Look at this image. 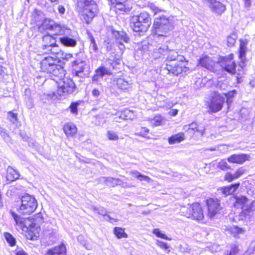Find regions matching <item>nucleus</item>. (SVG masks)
<instances>
[{"mask_svg":"<svg viewBox=\"0 0 255 255\" xmlns=\"http://www.w3.org/2000/svg\"><path fill=\"white\" fill-rule=\"evenodd\" d=\"M150 9L155 15L153 28L157 36H166L167 34L173 28L172 17L164 14L165 11L154 4H151Z\"/></svg>","mask_w":255,"mask_h":255,"instance_id":"nucleus-1","label":"nucleus"},{"mask_svg":"<svg viewBox=\"0 0 255 255\" xmlns=\"http://www.w3.org/2000/svg\"><path fill=\"white\" fill-rule=\"evenodd\" d=\"M58 62L57 58L51 56L45 57L40 62L41 71L48 74L51 78H63L65 76L66 71L62 66L57 64Z\"/></svg>","mask_w":255,"mask_h":255,"instance_id":"nucleus-2","label":"nucleus"},{"mask_svg":"<svg viewBox=\"0 0 255 255\" xmlns=\"http://www.w3.org/2000/svg\"><path fill=\"white\" fill-rule=\"evenodd\" d=\"M131 26L135 32H145L151 24V19L149 14L143 11L133 15L130 18Z\"/></svg>","mask_w":255,"mask_h":255,"instance_id":"nucleus-3","label":"nucleus"},{"mask_svg":"<svg viewBox=\"0 0 255 255\" xmlns=\"http://www.w3.org/2000/svg\"><path fill=\"white\" fill-rule=\"evenodd\" d=\"M44 30L53 31L55 35L66 34L70 31V29L67 26L56 23L53 19L49 18H44L38 26L39 31L42 32Z\"/></svg>","mask_w":255,"mask_h":255,"instance_id":"nucleus-4","label":"nucleus"},{"mask_svg":"<svg viewBox=\"0 0 255 255\" xmlns=\"http://www.w3.org/2000/svg\"><path fill=\"white\" fill-rule=\"evenodd\" d=\"M77 5L83 9L84 14L87 17L85 19L87 23H89L98 14V6L94 0H77Z\"/></svg>","mask_w":255,"mask_h":255,"instance_id":"nucleus-5","label":"nucleus"},{"mask_svg":"<svg viewBox=\"0 0 255 255\" xmlns=\"http://www.w3.org/2000/svg\"><path fill=\"white\" fill-rule=\"evenodd\" d=\"M21 204L18 209L19 213L22 215H30L36 210L37 202L32 195L25 194L20 197Z\"/></svg>","mask_w":255,"mask_h":255,"instance_id":"nucleus-6","label":"nucleus"},{"mask_svg":"<svg viewBox=\"0 0 255 255\" xmlns=\"http://www.w3.org/2000/svg\"><path fill=\"white\" fill-rule=\"evenodd\" d=\"M234 206L237 208H241L242 209L241 216H244L246 219H250L253 216L255 211L254 202L250 201L246 197L243 196L237 197Z\"/></svg>","mask_w":255,"mask_h":255,"instance_id":"nucleus-7","label":"nucleus"},{"mask_svg":"<svg viewBox=\"0 0 255 255\" xmlns=\"http://www.w3.org/2000/svg\"><path fill=\"white\" fill-rule=\"evenodd\" d=\"M189 70L188 68L185 65L184 61H171L166 63L165 68L161 70L163 73L172 74L174 76H177L182 72H186Z\"/></svg>","mask_w":255,"mask_h":255,"instance_id":"nucleus-8","label":"nucleus"},{"mask_svg":"<svg viewBox=\"0 0 255 255\" xmlns=\"http://www.w3.org/2000/svg\"><path fill=\"white\" fill-rule=\"evenodd\" d=\"M41 48L45 52L53 55H59L61 51L56 39L49 34L43 36Z\"/></svg>","mask_w":255,"mask_h":255,"instance_id":"nucleus-9","label":"nucleus"},{"mask_svg":"<svg viewBox=\"0 0 255 255\" xmlns=\"http://www.w3.org/2000/svg\"><path fill=\"white\" fill-rule=\"evenodd\" d=\"M60 81L58 84L56 93L60 97L72 94L76 89L74 81L70 78H65L59 79Z\"/></svg>","mask_w":255,"mask_h":255,"instance_id":"nucleus-10","label":"nucleus"},{"mask_svg":"<svg viewBox=\"0 0 255 255\" xmlns=\"http://www.w3.org/2000/svg\"><path fill=\"white\" fill-rule=\"evenodd\" d=\"M233 57L234 55L233 54H230L228 56L221 57L219 62L224 71L231 74H237L239 76L241 74L236 71V64L233 61Z\"/></svg>","mask_w":255,"mask_h":255,"instance_id":"nucleus-11","label":"nucleus"},{"mask_svg":"<svg viewBox=\"0 0 255 255\" xmlns=\"http://www.w3.org/2000/svg\"><path fill=\"white\" fill-rule=\"evenodd\" d=\"M184 208L182 209V212L184 216L188 218H192L193 219L201 221L204 218L203 210L200 204L195 203L190 205L188 210L185 213Z\"/></svg>","mask_w":255,"mask_h":255,"instance_id":"nucleus-12","label":"nucleus"},{"mask_svg":"<svg viewBox=\"0 0 255 255\" xmlns=\"http://www.w3.org/2000/svg\"><path fill=\"white\" fill-rule=\"evenodd\" d=\"M225 98L221 94L215 92L208 104L209 110L211 113H217L223 108Z\"/></svg>","mask_w":255,"mask_h":255,"instance_id":"nucleus-13","label":"nucleus"},{"mask_svg":"<svg viewBox=\"0 0 255 255\" xmlns=\"http://www.w3.org/2000/svg\"><path fill=\"white\" fill-rule=\"evenodd\" d=\"M111 32L113 36L115 38L116 43L118 44L119 48L121 53H123L125 49V45L123 42L128 43L129 42V38L126 32L124 31H118L112 29Z\"/></svg>","mask_w":255,"mask_h":255,"instance_id":"nucleus-14","label":"nucleus"},{"mask_svg":"<svg viewBox=\"0 0 255 255\" xmlns=\"http://www.w3.org/2000/svg\"><path fill=\"white\" fill-rule=\"evenodd\" d=\"M73 68V74L77 77L84 78L89 74L88 68L85 63L81 60H76L72 62Z\"/></svg>","mask_w":255,"mask_h":255,"instance_id":"nucleus-15","label":"nucleus"},{"mask_svg":"<svg viewBox=\"0 0 255 255\" xmlns=\"http://www.w3.org/2000/svg\"><path fill=\"white\" fill-rule=\"evenodd\" d=\"M208 207V216L212 219L222 209L220 201L217 199L209 198L206 200Z\"/></svg>","mask_w":255,"mask_h":255,"instance_id":"nucleus-16","label":"nucleus"},{"mask_svg":"<svg viewBox=\"0 0 255 255\" xmlns=\"http://www.w3.org/2000/svg\"><path fill=\"white\" fill-rule=\"evenodd\" d=\"M168 46L166 45L158 44L153 49L152 57L154 59L163 60L168 52Z\"/></svg>","mask_w":255,"mask_h":255,"instance_id":"nucleus-17","label":"nucleus"},{"mask_svg":"<svg viewBox=\"0 0 255 255\" xmlns=\"http://www.w3.org/2000/svg\"><path fill=\"white\" fill-rule=\"evenodd\" d=\"M184 129L193 133L197 132L200 134L201 136H203L205 134L206 127L204 124L194 122L189 125L185 126Z\"/></svg>","mask_w":255,"mask_h":255,"instance_id":"nucleus-18","label":"nucleus"},{"mask_svg":"<svg viewBox=\"0 0 255 255\" xmlns=\"http://www.w3.org/2000/svg\"><path fill=\"white\" fill-rule=\"evenodd\" d=\"M240 42L239 57L241 61L239 63V65L242 69H243L246 62V54L248 42L246 40L240 39Z\"/></svg>","mask_w":255,"mask_h":255,"instance_id":"nucleus-19","label":"nucleus"},{"mask_svg":"<svg viewBox=\"0 0 255 255\" xmlns=\"http://www.w3.org/2000/svg\"><path fill=\"white\" fill-rule=\"evenodd\" d=\"M250 156L246 154H235L228 158V161L230 163L243 164L249 160Z\"/></svg>","mask_w":255,"mask_h":255,"instance_id":"nucleus-20","label":"nucleus"},{"mask_svg":"<svg viewBox=\"0 0 255 255\" xmlns=\"http://www.w3.org/2000/svg\"><path fill=\"white\" fill-rule=\"evenodd\" d=\"M165 60L167 63L171 61H184L185 60V57L182 55L178 54V52L174 50H169L168 49V52L166 54Z\"/></svg>","mask_w":255,"mask_h":255,"instance_id":"nucleus-21","label":"nucleus"},{"mask_svg":"<svg viewBox=\"0 0 255 255\" xmlns=\"http://www.w3.org/2000/svg\"><path fill=\"white\" fill-rule=\"evenodd\" d=\"M46 255H66V248L64 244L47 250Z\"/></svg>","mask_w":255,"mask_h":255,"instance_id":"nucleus-22","label":"nucleus"},{"mask_svg":"<svg viewBox=\"0 0 255 255\" xmlns=\"http://www.w3.org/2000/svg\"><path fill=\"white\" fill-rule=\"evenodd\" d=\"M70 31L71 30L68 34H63V36L59 38V41L65 46L74 47L77 45V40L73 37H71L67 35Z\"/></svg>","mask_w":255,"mask_h":255,"instance_id":"nucleus-23","label":"nucleus"},{"mask_svg":"<svg viewBox=\"0 0 255 255\" xmlns=\"http://www.w3.org/2000/svg\"><path fill=\"white\" fill-rule=\"evenodd\" d=\"M10 213L16 225H19L22 229L24 227L27 228V225H28L27 222L29 221V218L21 217L13 211H11Z\"/></svg>","mask_w":255,"mask_h":255,"instance_id":"nucleus-24","label":"nucleus"},{"mask_svg":"<svg viewBox=\"0 0 255 255\" xmlns=\"http://www.w3.org/2000/svg\"><path fill=\"white\" fill-rule=\"evenodd\" d=\"M209 6L213 12L218 15L222 14L226 9L225 5L217 0Z\"/></svg>","mask_w":255,"mask_h":255,"instance_id":"nucleus-25","label":"nucleus"},{"mask_svg":"<svg viewBox=\"0 0 255 255\" xmlns=\"http://www.w3.org/2000/svg\"><path fill=\"white\" fill-rule=\"evenodd\" d=\"M20 174L18 171L13 169L11 166H8L7 169L6 178L8 181L11 182L18 179Z\"/></svg>","mask_w":255,"mask_h":255,"instance_id":"nucleus-26","label":"nucleus"},{"mask_svg":"<svg viewBox=\"0 0 255 255\" xmlns=\"http://www.w3.org/2000/svg\"><path fill=\"white\" fill-rule=\"evenodd\" d=\"M64 133L67 136H73L77 132V128L75 125L72 123H67L65 124L63 127Z\"/></svg>","mask_w":255,"mask_h":255,"instance_id":"nucleus-27","label":"nucleus"},{"mask_svg":"<svg viewBox=\"0 0 255 255\" xmlns=\"http://www.w3.org/2000/svg\"><path fill=\"white\" fill-rule=\"evenodd\" d=\"M112 5L118 10L127 11L128 9L127 7V0H111Z\"/></svg>","mask_w":255,"mask_h":255,"instance_id":"nucleus-28","label":"nucleus"},{"mask_svg":"<svg viewBox=\"0 0 255 255\" xmlns=\"http://www.w3.org/2000/svg\"><path fill=\"white\" fill-rule=\"evenodd\" d=\"M240 185V183L239 182L232 184L230 186L222 187L220 189V190L222 193L226 196L228 195L234 193L238 188Z\"/></svg>","mask_w":255,"mask_h":255,"instance_id":"nucleus-29","label":"nucleus"},{"mask_svg":"<svg viewBox=\"0 0 255 255\" xmlns=\"http://www.w3.org/2000/svg\"><path fill=\"white\" fill-rule=\"evenodd\" d=\"M101 182H104L107 185L111 186H115L121 184L122 181L119 178H115L113 177H102L100 178Z\"/></svg>","mask_w":255,"mask_h":255,"instance_id":"nucleus-30","label":"nucleus"},{"mask_svg":"<svg viewBox=\"0 0 255 255\" xmlns=\"http://www.w3.org/2000/svg\"><path fill=\"white\" fill-rule=\"evenodd\" d=\"M185 139V135L183 132H179L173 135L168 138L170 144H174L176 143H180Z\"/></svg>","mask_w":255,"mask_h":255,"instance_id":"nucleus-31","label":"nucleus"},{"mask_svg":"<svg viewBox=\"0 0 255 255\" xmlns=\"http://www.w3.org/2000/svg\"><path fill=\"white\" fill-rule=\"evenodd\" d=\"M92 208L94 212L97 213L98 214L102 216H106L108 218V221L110 222L113 223L114 221H117V220L111 218L110 215H107V211L105 208L103 207H93Z\"/></svg>","mask_w":255,"mask_h":255,"instance_id":"nucleus-32","label":"nucleus"},{"mask_svg":"<svg viewBox=\"0 0 255 255\" xmlns=\"http://www.w3.org/2000/svg\"><path fill=\"white\" fill-rule=\"evenodd\" d=\"M95 73L100 77V78H102L105 75H111L112 72L110 70L104 66H100L96 70Z\"/></svg>","mask_w":255,"mask_h":255,"instance_id":"nucleus-33","label":"nucleus"},{"mask_svg":"<svg viewBox=\"0 0 255 255\" xmlns=\"http://www.w3.org/2000/svg\"><path fill=\"white\" fill-rule=\"evenodd\" d=\"M114 233L116 237L119 238H127L128 235L125 233L124 229L120 227H115Z\"/></svg>","mask_w":255,"mask_h":255,"instance_id":"nucleus-34","label":"nucleus"},{"mask_svg":"<svg viewBox=\"0 0 255 255\" xmlns=\"http://www.w3.org/2000/svg\"><path fill=\"white\" fill-rule=\"evenodd\" d=\"M131 173L133 177L137 178L140 181L143 180L149 182L151 180L148 176L142 175L137 171H133Z\"/></svg>","mask_w":255,"mask_h":255,"instance_id":"nucleus-35","label":"nucleus"},{"mask_svg":"<svg viewBox=\"0 0 255 255\" xmlns=\"http://www.w3.org/2000/svg\"><path fill=\"white\" fill-rule=\"evenodd\" d=\"M88 39L90 41V49L93 50L94 52H97L98 50V47L94 36L90 33H88Z\"/></svg>","mask_w":255,"mask_h":255,"instance_id":"nucleus-36","label":"nucleus"},{"mask_svg":"<svg viewBox=\"0 0 255 255\" xmlns=\"http://www.w3.org/2000/svg\"><path fill=\"white\" fill-rule=\"evenodd\" d=\"M117 85L118 88L122 90H126L129 87L128 82L121 78L118 79L117 81Z\"/></svg>","mask_w":255,"mask_h":255,"instance_id":"nucleus-37","label":"nucleus"},{"mask_svg":"<svg viewBox=\"0 0 255 255\" xmlns=\"http://www.w3.org/2000/svg\"><path fill=\"white\" fill-rule=\"evenodd\" d=\"M239 250V245L237 243H233L230 245V252H227L225 255H235Z\"/></svg>","mask_w":255,"mask_h":255,"instance_id":"nucleus-38","label":"nucleus"},{"mask_svg":"<svg viewBox=\"0 0 255 255\" xmlns=\"http://www.w3.org/2000/svg\"><path fill=\"white\" fill-rule=\"evenodd\" d=\"M236 94L237 92L235 90L230 91L227 93H223L227 99V103L228 105L232 102V99Z\"/></svg>","mask_w":255,"mask_h":255,"instance_id":"nucleus-39","label":"nucleus"},{"mask_svg":"<svg viewBox=\"0 0 255 255\" xmlns=\"http://www.w3.org/2000/svg\"><path fill=\"white\" fill-rule=\"evenodd\" d=\"M0 136L5 142H9L10 140V138L6 130L1 127H0Z\"/></svg>","mask_w":255,"mask_h":255,"instance_id":"nucleus-40","label":"nucleus"},{"mask_svg":"<svg viewBox=\"0 0 255 255\" xmlns=\"http://www.w3.org/2000/svg\"><path fill=\"white\" fill-rule=\"evenodd\" d=\"M4 237L10 246L12 247L15 245V239L10 233H5L4 234Z\"/></svg>","mask_w":255,"mask_h":255,"instance_id":"nucleus-41","label":"nucleus"},{"mask_svg":"<svg viewBox=\"0 0 255 255\" xmlns=\"http://www.w3.org/2000/svg\"><path fill=\"white\" fill-rule=\"evenodd\" d=\"M237 38V35L233 33L227 37V44L229 47H233L234 46Z\"/></svg>","mask_w":255,"mask_h":255,"instance_id":"nucleus-42","label":"nucleus"},{"mask_svg":"<svg viewBox=\"0 0 255 255\" xmlns=\"http://www.w3.org/2000/svg\"><path fill=\"white\" fill-rule=\"evenodd\" d=\"M149 130L145 127H141V130L139 131H137L134 133V135L136 136H140L145 138H148L147 136Z\"/></svg>","mask_w":255,"mask_h":255,"instance_id":"nucleus-43","label":"nucleus"},{"mask_svg":"<svg viewBox=\"0 0 255 255\" xmlns=\"http://www.w3.org/2000/svg\"><path fill=\"white\" fill-rule=\"evenodd\" d=\"M153 233L157 237L166 240H171V239L168 238L165 234L162 233L159 229H154L153 230Z\"/></svg>","mask_w":255,"mask_h":255,"instance_id":"nucleus-44","label":"nucleus"},{"mask_svg":"<svg viewBox=\"0 0 255 255\" xmlns=\"http://www.w3.org/2000/svg\"><path fill=\"white\" fill-rule=\"evenodd\" d=\"M79 105V103L78 102H72L69 108L70 109V111L72 114H77L78 112V106Z\"/></svg>","mask_w":255,"mask_h":255,"instance_id":"nucleus-45","label":"nucleus"},{"mask_svg":"<svg viewBox=\"0 0 255 255\" xmlns=\"http://www.w3.org/2000/svg\"><path fill=\"white\" fill-rule=\"evenodd\" d=\"M107 136L110 140H116L119 139L118 135L117 133L112 130L108 131Z\"/></svg>","mask_w":255,"mask_h":255,"instance_id":"nucleus-46","label":"nucleus"},{"mask_svg":"<svg viewBox=\"0 0 255 255\" xmlns=\"http://www.w3.org/2000/svg\"><path fill=\"white\" fill-rule=\"evenodd\" d=\"M162 121V119L160 116H155L152 120H151V124L153 126L156 127L161 124Z\"/></svg>","mask_w":255,"mask_h":255,"instance_id":"nucleus-47","label":"nucleus"},{"mask_svg":"<svg viewBox=\"0 0 255 255\" xmlns=\"http://www.w3.org/2000/svg\"><path fill=\"white\" fill-rule=\"evenodd\" d=\"M8 118L10 121L13 123H15L17 121V114L13 113L12 112H9L7 114Z\"/></svg>","mask_w":255,"mask_h":255,"instance_id":"nucleus-48","label":"nucleus"},{"mask_svg":"<svg viewBox=\"0 0 255 255\" xmlns=\"http://www.w3.org/2000/svg\"><path fill=\"white\" fill-rule=\"evenodd\" d=\"M218 167L223 170H225L230 168V166L225 160H222L219 163Z\"/></svg>","mask_w":255,"mask_h":255,"instance_id":"nucleus-49","label":"nucleus"},{"mask_svg":"<svg viewBox=\"0 0 255 255\" xmlns=\"http://www.w3.org/2000/svg\"><path fill=\"white\" fill-rule=\"evenodd\" d=\"M56 57H58V56H61V58L66 59L67 60L71 59L72 58L73 55L72 54H68V53H65L61 51V50L60 52L59 55H56Z\"/></svg>","mask_w":255,"mask_h":255,"instance_id":"nucleus-50","label":"nucleus"},{"mask_svg":"<svg viewBox=\"0 0 255 255\" xmlns=\"http://www.w3.org/2000/svg\"><path fill=\"white\" fill-rule=\"evenodd\" d=\"M156 244L158 247H159L160 248L162 249L167 250L169 249V246H168L167 243L164 242L159 240H157Z\"/></svg>","mask_w":255,"mask_h":255,"instance_id":"nucleus-51","label":"nucleus"},{"mask_svg":"<svg viewBox=\"0 0 255 255\" xmlns=\"http://www.w3.org/2000/svg\"><path fill=\"white\" fill-rule=\"evenodd\" d=\"M245 169L243 167L239 168L234 173L235 178H238L245 172Z\"/></svg>","mask_w":255,"mask_h":255,"instance_id":"nucleus-52","label":"nucleus"},{"mask_svg":"<svg viewBox=\"0 0 255 255\" xmlns=\"http://www.w3.org/2000/svg\"><path fill=\"white\" fill-rule=\"evenodd\" d=\"M224 179L225 180L230 182L233 181L234 179H237V178H235L234 176V174H232L230 172H228L226 174Z\"/></svg>","mask_w":255,"mask_h":255,"instance_id":"nucleus-53","label":"nucleus"},{"mask_svg":"<svg viewBox=\"0 0 255 255\" xmlns=\"http://www.w3.org/2000/svg\"><path fill=\"white\" fill-rule=\"evenodd\" d=\"M199 64L201 66L207 68L209 66V64H208V58L204 57L200 59L199 60Z\"/></svg>","mask_w":255,"mask_h":255,"instance_id":"nucleus-54","label":"nucleus"},{"mask_svg":"<svg viewBox=\"0 0 255 255\" xmlns=\"http://www.w3.org/2000/svg\"><path fill=\"white\" fill-rule=\"evenodd\" d=\"M24 101L28 109H30L33 107L34 104L31 97L30 98H28L27 99H24Z\"/></svg>","mask_w":255,"mask_h":255,"instance_id":"nucleus-55","label":"nucleus"},{"mask_svg":"<svg viewBox=\"0 0 255 255\" xmlns=\"http://www.w3.org/2000/svg\"><path fill=\"white\" fill-rule=\"evenodd\" d=\"M119 60H112L111 62H107V65H109L110 67H112L113 69L117 68V65L119 64Z\"/></svg>","mask_w":255,"mask_h":255,"instance_id":"nucleus-56","label":"nucleus"},{"mask_svg":"<svg viewBox=\"0 0 255 255\" xmlns=\"http://www.w3.org/2000/svg\"><path fill=\"white\" fill-rule=\"evenodd\" d=\"M131 114V112L129 110H125L124 111L122 114H121V117L123 118L125 120H127L128 119V118H130V117L129 116V117H128V115L129 114Z\"/></svg>","mask_w":255,"mask_h":255,"instance_id":"nucleus-57","label":"nucleus"},{"mask_svg":"<svg viewBox=\"0 0 255 255\" xmlns=\"http://www.w3.org/2000/svg\"><path fill=\"white\" fill-rule=\"evenodd\" d=\"M92 95L96 99H98L101 95V93L99 90L94 89L92 91Z\"/></svg>","mask_w":255,"mask_h":255,"instance_id":"nucleus-58","label":"nucleus"},{"mask_svg":"<svg viewBox=\"0 0 255 255\" xmlns=\"http://www.w3.org/2000/svg\"><path fill=\"white\" fill-rule=\"evenodd\" d=\"M115 60H119V58H117L116 57V54H115L114 53H113L110 54L108 60H107V62H111L112 60L113 61Z\"/></svg>","mask_w":255,"mask_h":255,"instance_id":"nucleus-59","label":"nucleus"},{"mask_svg":"<svg viewBox=\"0 0 255 255\" xmlns=\"http://www.w3.org/2000/svg\"><path fill=\"white\" fill-rule=\"evenodd\" d=\"M233 231L237 233L238 234H242L245 232V230L241 228H239L238 227H235L233 229Z\"/></svg>","mask_w":255,"mask_h":255,"instance_id":"nucleus-60","label":"nucleus"},{"mask_svg":"<svg viewBox=\"0 0 255 255\" xmlns=\"http://www.w3.org/2000/svg\"><path fill=\"white\" fill-rule=\"evenodd\" d=\"M24 96L25 97L24 99H26V98L27 99L28 98H30L31 97V91L29 88H27V89H25Z\"/></svg>","mask_w":255,"mask_h":255,"instance_id":"nucleus-61","label":"nucleus"},{"mask_svg":"<svg viewBox=\"0 0 255 255\" xmlns=\"http://www.w3.org/2000/svg\"><path fill=\"white\" fill-rule=\"evenodd\" d=\"M57 9H58V11L59 13L60 14L62 15V14H64L65 13V8L64 7V6H63L62 5H58Z\"/></svg>","mask_w":255,"mask_h":255,"instance_id":"nucleus-62","label":"nucleus"},{"mask_svg":"<svg viewBox=\"0 0 255 255\" xmlns=\"http://www.w3.org/2000/svg\"><path fill=\"white\" fill-rule=\"evenodd\" d=\"M48 236H49V238H52V239L51 240V241L54 242L55 241L56 239V231H52L51 233H50L48 234Z\"/></svg>","mask_w":255,"mask_h":255,"instance_id":"nucleus-63","label":"nucleus"},{"mask_svg":"<svg viewBox=\"0 0 255 255\" xmlns=\"http://www.w3.org/2000/svg\"><path fill=\"white\" fill-rule=\"evenodd\" d=\"M244 6L249 9L251 6V0H243Z\"/></svg>","mask_w":255,"mask_h":255,"instance_id":"nucleus-64","label":"nucleus"}]
</instances>
